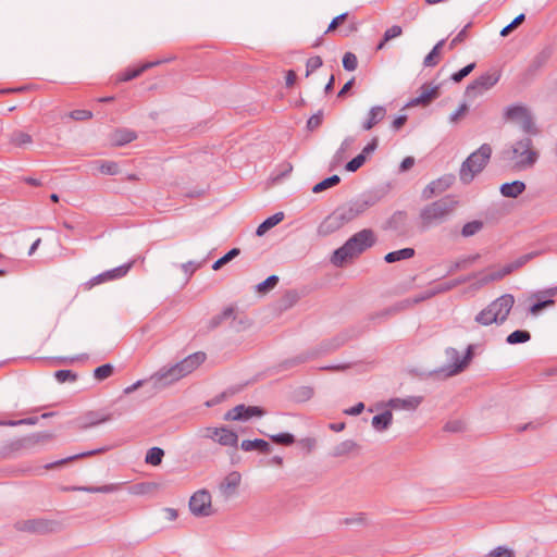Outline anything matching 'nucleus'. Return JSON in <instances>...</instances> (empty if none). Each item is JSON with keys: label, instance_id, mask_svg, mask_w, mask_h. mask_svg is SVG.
<instances>
[{"label": "nucleus", "instance_id": "nucleus-47", "mask_svg": "<svg viewBox=\"0 0 557 557\" xmlns=\"http://www.w3.org/2000/svg\"><path fill=\"white\" fill-rule=\"evenodd\" d=\"M480 258V255L476 253V255H473V256H469L467 258H462L456 262H454L449 269H448V274H451V273H455L456 271L458 270H462V269H467L469 265H471L473 262H475L478 259Z\"/></svg>", "mask_w": 557, "mask_h": 557}, {"label": "nucleus", "instance_id": "nucleus-6", "mask_svg": "<svg viewBox=\"0 0 557 557\" xmlns=\"http://www.w3.org/2000/svg\"><path fill=\"white\" fill-rule=\"evenodd\" d=\"M511 152L512 159H516L515 169L517 170L533 168L540 157L530 136L517 140L511 147Z\"/></svg>", "mask_w": 557, "mask_h": 557}, {"label": "nucleus", "instance_id": "nucleus-19", "mask_svg": "<svg viewBox=\"0 0 557 557\" xmlns=\"http://www.w3.org/2000/svg\"><path fill=\"white\" fill-rule=\"evenodd\" d=\"M440 97V86H433L430 87L429 84H423L421 86V94L411 99L407 104L406 108L409 107H417V106H429L433 100L437 99Z\"/></svg>", "mask_w": 557, "mask_h": 557}, {"label": "nucleus", "instance_id": "nucleus-50", "mask_svg": "<svg viewBox=\"0 0 557 557\" xmlns=\"http://www.w3.org/2000/svg\"><path fill=\"white\" fill-rule=\"evenodd\" d=\"M484 224L480 220H473L471 222L466 223L461 228V235L463 237H470L475 234H478L482 228Z\"/></svg>", "mask_w": 557, "mask_h": 557}, {"label": "nucleus", "instance_id": "nucleus-20", "mask_svg": "<svg viewBox=\"0 0 557 557\" xmlns=\"http://www.w3.org/2000/svg\"><path fill=\"white\" fill-rule=\"evenodd\" d=\"M242 475L237 471L228 473L224 480L220 483L219 490L225 498H230L236 494V491L240 484Z\"/></svg>", "mask_w": 557, "mask_h": 557}, {"label": "nucleus", "instance_id": "nucleus-42", "mask_svg": "<svg viewBox=\"0 0 557 557\" xmlns=\"http://www.w3.org/2000/svg\"><path fill=\"white\" fill-rule=\"evenodd\" d=\"M341 183V177L337 174L329 176L312 187V193L319 194Z\"/></svg>", "mask_w": 557, "mask_h": 557}, {"label": "nucleus", "instance_id": "nucleus-29", "mask_svg": "<svg viewBox=\"0 0 557 557\" xmlns=\"http://www.w3.org/2000/svg\"><path fill=\"white\" fill-rule=\"evenodd\" d=\"M240 448L245 451L259 450L262 454H269L272 450L270 443L262 438L245 440Z\"/></svg>", "mask_w": 557, "mask_h": 557}, {"label": "nucleus", "instance_id": "nucleus-59", "mask_svg": "<svg viewBox=\"0 0 557 557\" xmlns=\"http://www.w3.org/2000/svg\"><path fill=\"white\" fill-rule=\"evenodd\" d=\"M525 20V15L523 13L516 16L511 23H509L507 26H505L500 30V36L506 37L508 36L513 29H516L519 25H521Z\"/></svg>", "mask_w": 557, "mask_h": 557}, {"label": "nucleus", "instance_id": "nucleus-12", "mask_svg": "<svg viewBox=\"0 0 557 557\" xmlns=\"http://www.w3.org/2000/svg\"><path fill=\"white\" fill-rule=\"evenodd\" d=\"M265 410L259 406L237 405L230 409L223 417L225 421H247L252 417L264 416Z\"/></svg>", "mask_w": 557, "mask_h": 557}, {"label": "nucleus", "instance_id": "nucleus-37", "mask_svg": "<svg viewBox=\"0 0 557 557\" xmlns=\"http://www.w3.org/2000/svg\"><path fill=\"white\" fill-rule=\"evenodd\" d=\"M26 443L28 448H33L36 445H42L51 442L54 438V434L52 432H37L29 435H26Z\"/></svg>", "mask_w": 557, "mask_h": 557}, {"label": "nucleus", "instance_id": "nucleus-31", "mask_svg": "<svg viewBox=\"0 0 557 557\" xmlns=\"http://www.w3.org/2000/svg\"><path fill=\"white\" fill-rule=\"evenodd\" d=\"M360 449V445L352 440H346L341 442L336 446H334L331 456L332 457H344L348 456L351 453L358 451Z\"/></svg>", "mask_w": 557, "mask_h": 557}, {"label": "nucleus", "instance_id": "nucleus-56", "mask_svg": "<svg viewBox=\"0 0 557 557\" xmlns=\"http://www.w3.org/2000/svg\"><path fill=\"white\" fill-rule=\"evenodd\" d=\"M355 143L354 137H346L342 144L338 150L334 154V160L336 162H341L345 158V152L349 149V147Z\"/></svg>", "mask_w": 557, "mask_h": 557}, {"label": "nucleus", "instance_id": "nucleus-58", "mask_svg": "<svg viewBox=\"0 0 557 557\" xmlns=\"http://www.w3.org/2000/svg\"><path fill=\"white\" fill-rule=\"evenodd\" d=\"M475 69V63H470L459 71L451 74L450 79L454 83H460L466 76H468Z\"/></svg>", "mask_w": 557, "mask_h": 557}, {"label": "nucleus", "instance_id": "nucleus-53", "mask_svg": "<svg viewBox=\"0 0 557 557\" xmlns=\"http://www.w3.org/2000/svg\"><path fill=\"white\" fill-rule=\"evenodd\" d=\"M521 129L528 135H537L540 133L536 127L531 112L519 122Z\"/></svg>", "mask_w": 557, "mask_h": 557}, {"label": "nucleus", "instance_id": "nucleus-22", "mask_svg": "<svg viewBox=\"0 0 557 557\" xmlns=\"http://www.w3.org/2000/svg\"><path fill=\"white\" fill-rule=\"evenodd\" d=\"M175 58H170V59H166V60H158V61H154V62H146L144 63L143 65L138 66V67H135V69H127L120 77H119V82H128V81H132L136 77H138L140 74H143L145 71L156 66V65H159L163 62H166V61H170V60H174Z\"/></svg>", "mask_w": 557, "mask_h": 557}, {"label": "nucleus", "instance_id": "nucleus-64", "mask_svg": "<svg viewBox=\"0 0 557 557\" xmlns=\"http://www.w3.org/2000/svg\"><path fill=\"white\" fill-rule=\"evenodd\" d=\"M487 557H515V552L505 546H497L488 553Z\"/></svg>", "mask_w": 557, "mask_h": 557}, {"label": "nucleus", "instance_id": "nucleus-11", "mask_svg": "<svg viewBox=\"0 0 557 557\" xmlns=\"http://www.w3.org/2000/svg\"><path fill=\"white\" fill-rule=\"evenodd\" d=\"M189 509L196 517H209L213 513L211 495L207 490H199L189 499Z\"/></svg>", "mask_w": 557, "mask_h": 557}, {"label": "nucleus", "instance_id": "nucleus-14", "mask_svg": "<svg viewBox=\"0 0 557 557\" xmlns=\"http://www.w3.org/2000/svg\"><path fill=\"white\" fill-rule=\"evenodd\" d=\"M455 180L456 177L454 174H445L440 178L432 181L423 188L421 193L422 199L429 200L433 196L444 193L454 184Z\"/></svg>", "mask_w": 557, "mask_h": 557}, {"label": "nucleus", "instance_id": "nucleus-3", "mask_svg": "<svg viewBox=\"0 0 557 557\" xmlns=\"http://www.w3.org/2000/svg\"><path fill=\"white\" fill-rule=\"evenodd\" d=\"M513 305L515 297L511 294H504L481 310L475 315L474 321L483 326H488L493 323L502 325L507 320Z\"/></svg>", "mask_w": 557, "mask_h": 557}, {"label": "nucleus", "instance_id": "nucleus-24", "mask_svg": "<svg viewBox=\"0 0 557 557\" xmlns=\"http://www.w3.org/2000/svg\"><path fill=\"white\" fill-rule=\"evenodd\" d=\"M453 351L456 355V357H458V351L456 349H453ZM473 356H474V347H473V345H469L463 358L461 360L456 358L455 363L450 367V369L448 371V375H455V374L462 372L468 367V364L472 360Z\"/></svg>", "mask_w": 557, "mask_h": 557}, {"label": "nucleus", "instance_id": "nucleus-34", "mask_svg": "<svg viewBox=\"0 0 557 557\" xmlns=\"http://www.w3.org/2000/svg\"><path fill=\"white\" fill-rule=\"evenodd\" d=\"M284 212L280 211L267 218L256 230L257 236H263L268 231L284 220Z\"/></svg>", "mask_w": 557, "mask_h": 557}, {"label": "nucleus", "instance_id": "nucleus-39", "mask_svg": "<svg viewBox=\"0 0 557 557\" xmlns=\"http://www.w3.org/2000/svg\"><path fill=\"white\" fill-rule=\"evenodd\" d=\"M416 255L413 248L407 247L396 251H391L384 256V261L387 263H394L400 260H407Z\"/></svg>", "mask_w": 557, "mask_h": 557}, {"label": "nucleus", "instance_id": "nucleus-4", "mask_svg": "<svg viewBox=\"0 0 557 557\" xmlns=\"http://www.w3.org/2000/svg\"><path fill=\"white\" fill-rule=\"evenodd\" d=\"M181 379H183V376L181 372H178L176 364L163 367L152 374L149 380H139L131 386H127L124 389V394H131L144 385H149L150 388L148 392L150 394H156Z\"/></svg>", "mask_w": 557, "mask_h": 557}, {"label": "nucleus", "instance_id": "nucleus-62", "mask_svg": "<svg viewBox=\"0 0 557 557\" xmlns=\"http://www.w3.org/2000/svg\"><path fill=\"white\" fill-rule=\"evenodd\" d=\"M99 171L107 175H116L119 173V164L114 161H103L99 166Z\"/></svg>", "mask_w": 557, "mask_h": 557}, {"label": "nucleus", "instance_id": "nucleus-28", "mask_svg": "<svg viewBox=\"0 0 557 557\" xmlns=\"http://www.w3.org/2000/svg\"><path fill=\"white\" fill-rule=\"evenodd\" d=\"M386 115V109L382 106L372 107L369 111L368 119L363 122L362 128L370 131L380 123Z\"/></svg>", "mask_w": 557, "mask_h": 557}, {"label": "nucleus", "instance_id": "nucleus-21", "mask_svg": "<svg viewBox=\"0 0 557 557\" xmlns=\"http://www.w3.org/2000/svg\"><path fill=\"white\" fill-rule=\"evenodd\" d=\"M137 139L136 132L128 128H116L110 136L111 145L122 147Z\"/></svg>", "mask_w": 557, "mask_h": 557}, {"label": "nucleus", "instance_id": "nucleus-63", "mask_svg": "<svg viewBox=\"0 0 557 557\" xmlns=\"http://www.w3.org/2000/svg\"><path fill=\"white\" fill-rule=\"evenodd\" d=\"M323 64V61L321 57L315 55L311 57L306 62V77H308L312 72L321 67Z\"/></svg>", "mask_w": 557, "mask_h": 557}, {"label": "nucleus", "instance_id": "nucleus-57", "mask_svg": "<svg viewBox=\"0 0 557 557\" xmlns=\"http://www.w3.org/2000/svg\"><path fill=\"white\" fill-rule=\"evenodd\" d=\"M54 377L59 383L75 382L77 374L72 370H58L54 372Z\"/></svg>", "mask_w": 557, "mask_h": 557}, {"label": "nucleus", "instance_id": "nucleus-27", "mask_svg": "<svg viewBox=\"0 0 557 557\" xmlns=\"http://www.w3.org/2000/svg\"><path fill=\"white\" fill-rule=\"evenodd\" d=\"M527 188V185L522 181H513L510 183L502 184L499 190L500 194L506 198H517L519 197Z\"/></svg>", "mask_w": 557, "mask_h": 557}, {"label": "nucleus", "instance_id": "nucleus-45", "mask_svg": "<svg viewBox=\"0 0 557 557\" xmlns=\"http://www.w3.org/2000/svg\"><path fill=\"white\" fill-rule=\"evenodd\" d=\"M33 138L29 134L22 131H14L10 136V143L16 147H24L32 144Z\"/></svg>", "mask_w": 557, "mask_h": 557}, {"label": "nucleus", "instance_id": "nucleus-33", "mask_svg": "<svg viewBox=\"0 0 557 557\" xmlns=\"http://www.w3.org/2000/svg\"><path fill=\"white\" fill-rule=\"evenodd\" d=\"M530 113L529 109L521 104L509 106L505 109L504 117L507 121L520 122Z\"/></svg>", "mask_w": 557, "mask_h": 557}, {"label": "nucleus", "instance_id": "nucleus-44", "mask_svg": "<svg viewBox=\"0 0 557 557\" xmlns=\"http://www.w3.org/2000/svg\"><path fill=\"white\" fill-rule=\"evenodd\" d=\"M164 450L160 447H151L148 449L145 461L151 466H159L162 462Z\"/></svg>", "mask_w": 557, "mask_h": 557}, {"label": "nucleus", "instance_id": "nucleus-1", "mask_svg": "<svg viewBox=\"0 0 557 557\" xmlns=\"http://www.w3.org/2000/svg\"><path fill=\"white\" fill-rule=\"evenodd\" d=\"M376 243V235L371 228H363L349 237L343 246L335 249L331 256V263L343 268L351 262Z\"/></svg>", "mask_w": 557, "mask_h": 557}, {"label": "nucleus", "instance_id": "nucleus-7", "mask_svg": "<svg viewBox=\"0 0 557 557\" xmlns=\"http://www.w3.org/2000/svg\"><path fill=\"white\" fill-rule=\"evenodd\" d=\"M376 203L375 196H362L355 200L347 201L337 207L345 225L363 214L369 208Z\"/></svg>", "mask_w": 557, "mask_h": 557}, {"label": "nucleus", "instance_id": "nucleus-32", "mask_svg": "<svg viewBox=\"0 0 557 557\" xmlns=\"http://www.w3.org/2000/svg\"><path fill=\"white\" fill-rule=\"evenodd\" d=\"M542 253L540 250L531 251L525 255H522L521 257L517 258L515 261L506 264L504 267L505 273H512L513 271L522 268L524 264H527L529 261L533 260L534 258L539 257Z\"/></svg>", "mask_w": 557, "mask_h": 557}, {"label": "nucleus", "instance_id": "nucleus-25", "mask_svg": "<svg viewBox=\"0 0 557 557\" xmlns=\"http://www.w3.org/2000/svg\"><path fill=\"white\" fill-rule=\"evenodd\" d=\"M108 450H109V447L106 446V447H101V448L84 451V453H81V454H76V455L63 458L61 460H58V461L47 463L45 466V469L51 470V469H54L57 467L63 466V465H65V463H67L70 461H73V460H76V459H79V458L95 456V455H98V454L106 453Z\"/></svg>", "mask_w": 557, "mask_h": 557}, {"label": "nucleus", "instance_id": "nucleus-43", "mask_svg": "<svg viewBox=\"0 0 557 557\" xmlns=\"http://www.w3.org/2000/svg\"><path fill=\"white\" fill-rule=\"evenodd\" d=\"M531 339V334L527 330H516L512 333H510L506 342L509 345H517V344H523Z\"/></svg>", "mask_w": 557, "mask_h": 557}, {"label": "nucleus", "instance_id": "nucleus-48", "mask_svg": "<svg viewBox=\"0 0 557 557\" xmlns=\"http://www.w3.org/2000/svg\"><path fill=\"white\" fill-rule=\"evenodd\" d=\"M299 300V295L296 290H287L280 299V308L287 310L292 308Z\"/></svg>", "mask_w": 557, "mask_h": 557}, {"label": "nucleus", "instance_id": "nucleus-10", "mask_svg": "<svg viewBox=\"0 0 557 557\" xmlns=\"http://www.w3.org/2000/svg\"><path fill=\"white\" fill-rule=\"evenodd\" d=\"M499 78L500 73L497 71H494L493 73H484L467 86L465 96L470 99H474L495 86Z\"/></svg>", "mask_w": 557, "mask_h": 557}, {"label": "nucleus", "instance_id": "nucleus-38", "mask_svg": "<svg viewBox=\"0 0 557 557\" xmlns=\"http://www.w3.org/2000/svg\"><path fill=\"white\" fill-rule=\"evenodd\" d=\"M218 443L222 446L237 447L238 435L226 426L220 428Z\"/></svg>", "mask_w": 557, "mask_h": 557}, {"label": "nucleus", "instance_id": "nucleus-2", "mask_svg": "<svg viewBox=\"0 0 557 557\" xmlns=\"http://www.w3.org/2000/svg\"><path fill=\"white\" fill-rule=\"evenodd\" d=\"M457 205L453 196H445L422 207L419 212L420 230L426 231L447 221Z\"/></svg>", "mask_w": 557, "mask_h": 557}, {"label": "nucleus", "instance_id": "nucleus-23", "mask_svg": "<svg viewBox=\"0 0 557 557\" xmlns=\"http://www.w3.org/2000/svg\"><path fill=\"white\" fill-rule=\"evenodd\" d=\"M421 396H409L407 398H392L388 400L387 406L393 409L414 410L422 403Z\"/></svg>", "mask_w": 557, "mask_h": 557}, {"label": "nucleus", "instance_id": "nucleus-9", "mask_svg": "<svg viewBox=\"0 0 557 557\" xmlns=\"http://www.w3.org/2000/svg\"><path fill=\"white\" fill-rule=\"evenodd\" d=\"M15 528L22 532L45 535L62 531L63 524L57 520L38 518L18 521Z\"/></svg>", "mask_w": 557, "mask_h": 557}, {"label": "nucleus", "instance_id": "nucleus-49", "mask_svg": "<svg viewBox=\"0 0 557 557\" xmlns=\"http://www.w3.org/2000/svg\"><path fill=\"white\" fill-rule=\"evenodd\" d=\"M121 488L120 483H113V484H106L102 486H85V487H78L79 491H85L88 493H113Z\"/></svg>", "mask_w": 557, "mask_h": 557}, {"label": "nucleus", "instance_id": "nucleus-18", "mask_svg": "<svg viewBox=\"0 0 557 557\" xmlns=\"http://www.w3.org/2000/svg\"><path fill=\"white\" fill-rule=\"evenodd\" d=\"M207 355L203 351L194 352L180 362H176V367L178 372H181L182 376L185 377L193 371H195L200 364L206 361Z\"/></svg>", "mask_w": 557, "mask_h": 557}, {"label": "nucleus", "instance_id": "nucleus-8", "mask_svg": "<svg viewBox=\"0 0 557 557\" xmlns=\"http://www.w3.org/2000/svg\"><path fill=\"white\" fill-rule=\"evenodd\" d=\"M123 411H110L106 408L99 410H89L77 417L73 422L78 430H87L98 426L113 420L115 417H121Z\"/></svg>", "mask_w": 557, "mask_h": 557}, {"label": "nucleus", "instance_id": "nucleus-54", "mask_svg": "<svg viewBox=\"0 0 557 557\" xmlns=\"http://www.w3.org/2000/svg\"><path fill=\"white\" fill-rule=\"evenodd\" d=\"M114 372V367L111 363H104L100 367H97L94 370V377L97 381H103L108 377H110Z\"/></svg>", "mask_w": 557, "mask_h": 557}, {"label": "nucleus", "instance_id": "nucleus-5", "mask_svg": "<svg viewBox=\"0 0 557 557\" xmlns=\"http://www.w3.org/2000/svg\"><path fill=\"white\" fill-rule=\"evenodd\" d=\"M492 156V147L483 144L472 152L461 164L459 178L463 184H470L474 176L483 171Z\"/></svg>", "mask_w": 557, "mask_h": 557}, {"label": "nucleus", "instance_id": "nucleus-61", "mask_svg": "<svg viewBox=\"0 0 557 557\" xmlns=\"http://www.w3.org/2000/svg\"><path fill=\"white\" fill-rule=\"evenodd\" d=\"M358 66V60L355 53L346 52L343 57V67L346 71H355Z\"/></svg>", "mask_w": 557, "mask_h": 557}, {"label": "nucleus", "instance_id": "nucleus-13", "mask_svg": "<svg viewBox=\"0 0 557 557\" xmlns=\"http://www.w3.org/2000/svg\"><path fill=\"white\" fill-rule=\"evenodd\" d=\"M133 265H134V261H131V262H127L120 267H116L114 269L104 271V272L91 277L86 283V287H87V289H90L98 284H102V283H106L109 281L120 280L128 273V271L132 269Z\"/></svg>", "mask_w": 557, "mask_h": 557}, {"label": "nucleus", "instance_id": "nucleus-60", "mask_svg": "<svg viewBox=\"0 0 557 557\" xmlns=\"http://www.w3.org/2000/svg\"><path fill=\"white\" fill-rule=\"evenodd\" d=\"M366 157L361 153L352 158L350 161H348L345 165V170L347 172H356L358 171L366 162Z\"/></svg>", "mask_w": 557, "mask_h": 557}, {"label": "nucleus", "instance_id": "nucleus-52", "mask_svg": "<svg viewBox=\"0 0 557 557\" xmlns=\"http://www.w3.org/2000/svg\"><path fill=\"white\" fill-rule=\"evenodd\" d=\"M268 436L276 445L290 446L296 442L295 436L292 433L287 432Z\"/></svg>", "mask_w": 557, "mask_h": 557}, {"label": "nucleus", "instance_id": "nucleus-51", "mask_svg": "<svg viewBox=\"0 0 557 557\" xmlns=\"http://www.w3.org/2000/svg\"><path fill=\"white\" fill-rule=\"evenodd\" d=\"M278 281L280 278L277 275H270L263 282L259 283L256 286V289L259 294H267L277 285Z\"/></svg>", "mask_w": 557, "mask_h": 557}, {"label": "nucleus", "instance_id": "nucleus-55", "mask_svg": "<svg viewBox=\"0 0 557 557\" xmlns=\"http://www.w3.org/2000/svg\"><path fill=\"white\" fill-rule=\"evenodd\" d=\"M407 221V213L405 211H396L388 220V225L393 230H399Z\"/></svg>", "mask_w": 557, "mask_h": 557}, {"label": "nucleus", "instance_id": "nucleus-30", "mask_svg": "<svg viewBox=\"0 0 557 557\" xmlns=\"http://www.w3.org/2000/svg\"><path fill=\"white\" fill-rule=\"evenodd\" d=\"M232 319L237 320V313L234 307H226L220 314L212 317L208 323V330L212 331L219 327L225 320Z\"/></svg>", "mask_w": 557, "mask_h": 557}, {"label": "nucleus", "instance_id": "nucleus-17", "mask_svg": "<svg viewBox=\"0 0 557 557\" xmlns=\"http://www.w3.org/2000/svg\"><path fill=\"white\" fill-rule=\"evenodd\" d=\"M345 225L339 212L335 209L329 214L318 226V234L320 236H329Z\"/></svg>", "mask_w": 557, "mask_h": 557}, {"label": "nucleus", "instance_id": "nucleus-16", "mask_svg": "<svg viewBox=\"0 0 557 557\" xmlns=\"http://www.w3.org/2000/svg\"><path fill=\"white\" fill-rule=\"evenodd\" d=\"M556 295L557 286L535 293L533 297L536 298L537 301L530 307V313L536 315L545 308L553 306L555 304L553 297Z\"/></svg>", "mask_w": 557, "mask_h": 557}, {"label": "nucleus", "instance_id": "nucleus-15", "mask_svg": "<svg viewBox=\"0 0 557 557\" xmlns=\"http://www.w3.org/2000/svg\"><path fill=\"white\" fill-rule=\"evenodd\" d=\"M349 332L344 331L336 334L332 338L322 341L317 347L312 348V350L317 354V357L321 355H327L344 346L349 341Z\"/></svg>", "mask_w": 557, "mask_h": 557}, {"label": "nucleus", "instance_id": "nucleus-46", "mask_svg": "<svg viewBox=\"0 0 557 557\" xmlns=\"http://www.w3.org/2000/svg\"><path fill=\"white\" fill-rule=\"evenodd\" d=\"M240 249L239 248H232L228 250L224 256L219 258L213 264L212 269L214 271L220 270L222 267L231 262L233 259H235L237 256H239Z\"/></svg>", "mask_w": 557, "mask_h": 557}, {"label": "nucleus", "instance_id": "nucleus-36", "mask_svg": "<svg viewBox=\"0 0 557 557\" xmlns=\"http://www.w3.org/2000/svg\"><path fill=\"white\" fill-rule=\"evenodd\" d=\"M314 358H317V354L313 352L312 349H309V350H307L305 352L299 354L298 356H296L294 358H289V359L284 360L281 363V367L283 369H289V368L299 366L301 363H305V362H307L309 360H312Z\"/></svg>", "mask_w": 557, "mask_h": 557}, {"label": "nucleus", "instance_id": "nucleus-40", "mask_svg": "<svg viewBox=\"0 0 557 557\" xmlns=\"http://www.w3.org/2000/svg\"><path fill=\"white\" fill-rule=\"evenodd\" d=\"M22 449H29L25 436L5 444L2 447L0 454L2 457H9L10 455L17 453Z\"/></svg>", "mask_w": 557, "mask_h": 557}, {"label": "nucleus", "instance_id": "nucleus-26", "mask_svg": "<svg viewBox=\"0 0 557 557\" xmlns=\"http://www.w3.org/2000/svg\"><path fill=\"white\" fill-rule=\"evenodd\" d=\"M552 49L549 47H546L544 49H542L531 61L529 67H528V72L531 74V75H534L536 74L542 67H544L548 60L550 59L552 57Z\"/></svg>", "mask_w": 557, "mask_h": 557}, {"label": "nucleus", "instance_id": "nucleus-41", "mask_svg": "<svg viewBox=\"0 0 557 557\" xmlns=\"http://www.w3.org/2000/svg\"><path fill=\"white\" fill-rule=\"evenodd\" d=\"M445 44V39L440 40L432 50L426 54V57L423 60V65L425 67H433L438 63L441 49Z\"/></svg>", "mask_w": 557, "mask_h": 557}, {"label": "nucleus", "instance_id": "nucleus-35", "mask_svg": "<svg viewBox=\"0 0 557 557\" xmlns=\"http://www.w3.org/2000/svg\"><path fill=\"white\" fill-rule=\"evenodd\" d=\"M393 422V412L391 410H385L384 412L376 414L372 418V426L379 431H386Z\"/></svg>", "mask_w": 557, "mask_h": 557}]
</instances>
